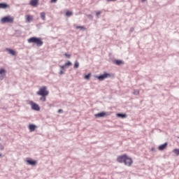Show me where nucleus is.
<instances>
[{"instance_id": "f257e3e1", "label": "nucleus", "mask_w": 179, "mask_h": 179, "mask_svg": "<svg viewBox=\"0 0 179 179\" xmlns=\"http://www.w3.org/2000/svg\"><path fill=\"white\" fill-rule=\"evenodd\" d=\"M117 162H118V163H124L125 166H128L129 167H131V166H132V163H134L132 159L128 157L127 154L118 156Z\"/></svg>"}, {"instance_id": "f03ea898", "label": "nucleus", "mask_w": 179, "mask_h": 179, "mask_svg": "<svg viewBox=\"0 0 179 179\" xmlns=\"http://www.w3.org/2000/svg\"><path fill=\"white\" fill-rule=\"evenodd\" d=\"M28 43H33L34 44H36L37 47H41L43 45V42L41 40V38H37V37H31L28 39Z\"/></svg>"}, {"instance_id": "7ed1b4c3", "label": "nucleus", "mask_w": 179, "mask_h": 179, "mask_svg": "<svg viewBox=\"0 0 179 179\" xmlns=\"http://www.w3.org/2000/svg\"><path fill=\"white\" fill-rule=\"evenodd\" d=\"M48 90H47V87L43 86L39 89V90L36 92V94L38 96H47L49 94Z\"/></svg>"}, {"instance_id": "20e7f679", "label": "nucleus", "mask_w": 179, "mask_h": 179, "mask_svg": "<svg viewBox=\"0 0 179 179\" xmlns=\"http://www.w3.org/2000/svg\"><path fill=\"white\" fill-rule=\"evenodd\" d=\"M14 20L15 18L10 15H8L1 18V23H13Z\"/></svg>"}, {"instance_id": "39448f33", "label": "nucleus", "mask_w": 179, "mask_h": 179, "mask_svg": "<svg viewBox=\"0 0 179 179\" xmlns=\"http://www.w3.org/2000/svg\"><path fill=\"white\" fill-rule=\"evenodd\" d=\"M29 104L32 110H34L35 111H40V106H38V104L34 103L33 101H29Z\"/></svg>"}, {"instance_id": "423d86ee", "label": "nucleus", "mask_w": 179, "mask_h": 179, "mask_svg": "<svg viewBox=\"0 0 179 179\" xmlns=\"http://www.w3.org/2000/svg\"><path fill=\"white\" fill-rule=\"evenodd\" d=\"M110 77H111V74L108 73H104L103 75L99 76L96 78L99 79V80H104V79H107V78Z\"/></svg>"}, {"instance_id": "0eeeda50", "label": "nucleus", "mask_w": 179, "mask_h": 179, "mask_svg": "<svg viewBox=\"0 0 179 179\" xmlns=\"http://www.w3.org/2000/svg\"><path fill=\"white\" fill-rule=\"evenodd\" d=\"M6 71L5 69H0V80H3L5 78Z\"/></svg>"}, {"instance_id": "6e6552de", "label": "nucleus", "mask_w": 179, "mask_h": 179, "mask_svg": "<svg viewBox=\"0 0 179 179\" xmlns=\"http://www.w3.org/2000/svg\"><path fill=\"white\" fill-rule=\"evenodd\" d=\"M27 163L30 166H36L37 164V161H33L31 159H27Z\"/></svg>"}, {"instance_id": "1a4fd4ad", "label": "nucleus", "mask_w": 179, "mask_h": 179, "mask_svg": "<svg viewBox=\"0 0 179 179\" xmlns=\"http://www.w3.org/2000/svg\"><path fill=\"white\" fill-rule=\"evenodd\" d=\"M25 20L27 23H30L31 22V20H33V16L30 15H27L25 16Z\"/></svg>"}, {"instance_id": "9d476101", "label": "nucleus", "mask_w": 179, "mask_h": 179, "mask_svg": "<svg viewBox=\"0 0 179 179\" xmlns=\"http://www.w3.org/2000/svg\"><path fill=\"white\" fill-rule=\"evenodd\" d=\"M106 115H107V113H106V112H102V113H100L95 114V117L96 118H100L101 117H106Z\"/></svg>"}, {"instance_id": "9b49d317", "label": "nucleus", "mask_w": 179, "mask_h": 179, "mask_svg": "<svg viewBox=\"0 0 179 179\" xmlns=\"http://www.w3.org/2000/svg\"><path fill=\"white\" fill-rule=\"evenodd\" d=\"M29 4L31 6H37L38 4V0H31Z\"/></svg>"}, {"instance_id": "f8f14e48", "label": "nucleus", "mask_w": 179, "mask_h": 179, "mask_svg": "<svg viewBox=\"0 0 179 179\" xmlns=\"http://www.w3.org/2000/svg\"><path fill=\"white\" fill-rule=\"evenodd\" d=\"M167 145H168L167 143H165L159 145L158 148L159 150H164V149L167 148Z\"/></svg>"}, {"instance_id": "ddd939ff", "label": "nucleus", "mask_w": 179, "mask_h": 179, "mask_svg": "<svg viewBox=\"0 0 179 179\" xmlns=\"http://www.w3.org/2000/svg\"><path fill=\"white\" fill-rule=\"evenodd\" d=\"M7 8H9V5L4 3H0V9H6Z\"/></svg>"}, {"instance_id": "4468645a", "label": "nucleus", "mask_w": 179, "mask_h": 179, "mask_svg": "<svg viewBox=\"0 0 179 179\" xmlns=\"http://www.w3.org/2000/svg\"><path fill=\"white\" fill-rule=\"evenodd\" d=\"M29 128L31 132L36 131V125L34 124H29Z\"/></svg>"}, {"instance_id": "2eb2a0df", "label": "nucleus", "mask_w": 179, "mask_h": 179, "mask_svg": "<svg viewBox=\"0 0 179 179\" xmlns=\"http://www.w3.org/2000/svg\"><path fill=\"white\" fill-rule=\"evenodd\" d=\"M116 115L120 118H127V114L117 113Z\"/></svg>"}, {"instance_id": "dca6fc26", "label": "nucleus", "mask_w": 179, "mask_h": 179, "mask_svg": "<svg viewBox=\"0 0 179 179\" xmlns=\"http://www.w3.org/2000/svg\"><path fill=\"white\" fill-rule=\"evenodd\" d=\"M114 64H115L116 65H122V64H124V63L122 60H115Z\"/></svg>"}, {"instance_id": "f3484780", "label": "nucleus", "mask_w": 179, "mask_h": 179, "mask_svg": "<svg viewBox=\"0 0 179 179\" xmlns=\"http://www.w3.org/2000/svg\"><path fill=\"white\" fill-rule=\"evenodd\" d=\"M40 15L42 20H45V13L42 12L40 13Z\"/></svg>"}, {"instance_id": "a211bd4d", "label": "nucleus", "mask_w": 179, "mask_h": 179, "mask_svg": "<svg viewBox=\"0 0 179 179\" xmlns=\"http://www.w3.org/2000/svg\"><path fill=\"white\" fill-rule=\"evenodd\" d=\"M8 51L9 54H11V55H15V54H16V52L12 49H8Z\"/></svg>"}, {"instance_id": "6ab92c4d", "label": "nucleus", "mask_w": 179, "mask_h": 179, "mask_svg": "<svg viewBox=\"0 0 179 179\" xmlns=\"http://www.w3.org/2000/svg\"><path fill=\"white\" fill-rule=\"evenodd\" d=\"M76 29H80V30H86V28L84 26H77L76 27Z\"/></svg>"}, {"instance_id": "aec40b11", "label": "nucleus", "mask_w": 179, "mask_h": 179, "mask_svg": "<svg viewBox=\"0 0 179 179\" xmlns=\"http://www.w3.org/2000/svg\"><path fill=\"white\" fill-rule=\"evenodd\" d=\"M90 76H92V74L89 73V74L85 76L84 79H86L87 80H89L90 79Z\"/></svg>"}, {"instance_id": "412c9836", "label": "nucleus", "mask_w": 179, "mask_h": 179, "mask_svg": "<svg viewBox=\"0 0 179 179\" xmlns=\"http://www.w3.org/2000/svg\"><path fill=\"white\" fill-rule=\"evenodd\" d=\"M173 153H175V155H176L177 156H179V149L176 148L173 150Z\"/></svg>"}, {"instance_id": "4be33fe9", "label": "nucleus", "mask_w": 179, "mask_h": 179, "mask_svg": "<svg viewBox=\"0 0 179 179\" xmlns=\"http://www.w3.org/2000/svg\"><path fill=\"white\" fill-rule=\"evenodd\" d=\"M74 68L75 69L79 68V62L78 61H76L74 63Z\"/></svg>"}, {"instance_id": "5701e85b", "label": "nucleus", "mask_w": 179, "mask_h": 179, "mask_svg": "<svg viewBox=\"0 0 179 179\" xmlns=\"http://www.w3.org/2000/svg\"><path fill=\"white\" fill-rule=\"evenodd\" d=\"M72 65V63L71 62H67L65 63L64 66H71Z\"/></svg>"}, {"instance_id": "b1692460", "label": "nucleus", "mask_w": 179, "mask_h": 179, "mask_svg": "<svg viewBox=\"0 0 179 179\" xmlns=\"http://www.w3.org/2000/svg\"><path fill=\"white\" fill-rule=\"evenodd\" d=\"M41 101H45L47 100L46 96H41L40 98Z\"/></svg>"}, {"instance_id": "393cba45", "label": "nucleus", "mask_w": 179, "mask_h": 179, "mask_svg": "<svg viewBox=\"0 0 179 179\" xmlns=\"http://www.w3.org/2000/svg\"><path fill=\"white\" fill-rule=\"evenodd\" d=\"M66 16H72V12H71V11H67V12L66 13Z\"/></svg>"}, {"instance_id": "a878e982", "label": "nucleus", "mask_w": 179, "mask_h": 179, "mask_svg": "<svg viewBox=\"0 0 179 179\" xmlns=\"http://www.w3.org/2000/svg\"><path fill=\"white\" fill-rule=\"evenodd\" d=\"M96 16H100V15H101V11H96Z\"/></svg>"}, {"instance_id": "bb28decb", "label": "nucleus", "mask_w": 179, "mask_h": 179, "mask_svg": "<svg viewBox=\"0 0 179 179\" xmlns=\"http://www.w3.org/2000/svg\"><path fill=\"white\" fill-rule=\"evenodd\" d=\"M64 55H65V57H66L67 58H71V55H69V54L66 53V54H64Z\"/></svg>"}, {"instance_id": "cd10ccee", "label": "nucleus", "mask_w": 179, "mask_h": 179, "mask_svg": "<svg viewBox=\"0 0 179 179\" xmlns=\"http://www.w3.org/2000/svg\"><path fill=\"white\" fill-rule=\"evenodd\" d=\"M57 0H51L50 3H55L57 2Z\"/></svg>"}, {"instance_id": "c85d7f7f", "label": "nucleus", "mask_w": 179, "mask_h": 179, "mask_svg": "<svg viewBox=\"0 0 179 179\" xmlns=\"http://www.w3.org/2000/svg\"><path fill=\"white\" fill-rule=\"evenodd\" d=\"M59 75H64V70H61V71H60Z\"/></svg>"}, {"instance_id": "c756f323", "label": "nucleus", "mask_w": 179, "mask_h": 179, "mask_svg": "<svg viewBox=\"0 0 179 179\" xmlns=\"http://www.w3.org/2000/svg\"><path fill=\"white\" fill-rule=\"evenodd\" d=\"M107 1V2H114V1H117V0H106Z\"/></svg>"}, {"instance_id": "7c9ffc66", "label": "nucleus", "mask_w": 179, "mask_h": 179, "mask_svg": "<svg viewBox=\"0 0 179 179\" xmlns=\"http://www.w3.org/2000/svg\"><path fill=\"white\" fill-rule=\"evenodd\" d=\"M62 112H63L62 109H59V110H58V111H57V113H59V114L61 113H62Z\"/></svg>"}, {"instance_id": "2f4dec72", "label": "nucleus", "mask_w": 179, "mask_h": 179, "mask_svg": "<svg viewBox=\"0 0 179 179\" xmlns=\"http://www.w3.org/2000/svg\"><path fill=\"white\" fill-rule=\"evenodd\" d=\"M65 66H61L60 68L62 69V71H64Z\"/></svg>"}, {"instance_id": "473e14b6", "label": "nucleus", "mask_w": 179, "mask_h": 179, "mask_svg": "<svg viewBox=\"0 0 179 179\" xmlns=\"http://www.w3.org/2000/svg\"><path fill=\"white\" fill-rule=\"evenodd\" d=\"M145 1H146V0H142V2H145Z\"/></svg>"}, {"instance_id": "72a5a7b5", "label": "nucleus", "mask_w": 179, "mask_h": 179, "mask_svg": "<svg viewBox=\"0 0 179 179\" xmlns=\"http://www.w3.org/2000/svg\"><path fill=\"white\" fill-rule=\"evenodd\" d=\"M137 94H139V91L137 92Z\"/></svg>"}, {"instance_id": "f704fd0d", "label": "nucleus", "mask_w": 179, "mask_h": 179, "mask_svg": "<svg viewBox=\"0 0 179 179\" xmlns=\"http://www.w3.org/2000/svg\"><path fill=\"white\" fill-rule=\"evenodd\" d=\"M0 157H2V155L0 154Z\"/></svg>"}, {"instance_id": "c9c22d12", "label": "nucleus", "mask_w": 179, "mask_h": 179, "mask_svg": "<svg viewBox=\"0 0 179 179\" xmlns=\"http://www.w3.org/2000/svg\"><path fill=\"white\" fill-rule=\"evenodd\" d=\"M178 138H179V136H178Z\"/></svg>"}]
</instances>
